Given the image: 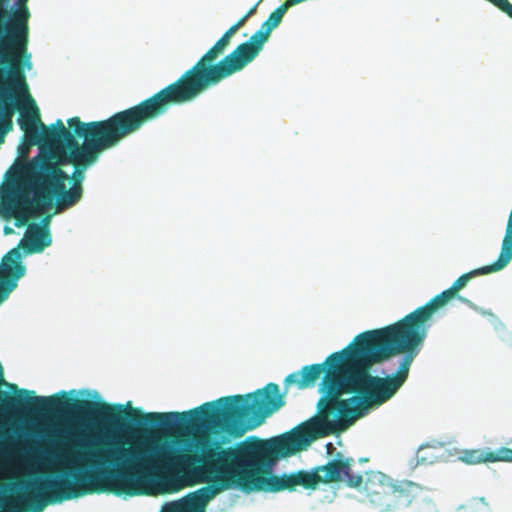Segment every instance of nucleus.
<instances>
[{
	"label": "nucleus",
	"mask_w": 512,
	"mask_h": 512,
	"mask_svg": "<svg viewBox=\"0 0 512 512\" xmlns=\"http://www.w3.org/2000/svg\"><path fill=\"white\" fill-rule=\"evenodd\" d=\"M20 393L26 397L3 394L2 407L7 410L24 409L37 414L65 410L96 419L113 428L120 427L125 420L141 427H159L163 430L207 426L232 438H240L254 430L283 406V396L275 383H268L264 388L245 396L221 397L187 412L164 413H142L139 409L127 410L122 404L68 398L64 391L61 396L49 397L31 396L34 392L29 390H20Z\"/></svg>",
	"instance_id": "obj_3"
},
{
	"label": "nucleus",
	"mask_w": 512,
	"mask_h": 512,
	"mask_svg": "<svg viewBox=\"0 0 512 512\" xmlns=\"http://www.w3.org/2000/svg\"><path fill=\"white\" fill-rule=\"evenodd\" d=\"M104 472L86 471L69 477L47 479L28 491L4 496L6 512H43L47 504L69 500L95 491H103Z\"/></svg>",
	"instance_id": "obj_9"
},
{
	"label": "nucleus",
	"mask_w": 512,
	"mask_h": 512,
	"mask_svg": "<svg viewBox=\"0 0 512 512\" xmlns=\"http://www.w3.org/2000/svg\"><path fill=\"white\" fill-rule=\"evenodd\" d=\"M286 12L287 9L283 4L277 7L249 40L239 44L231 52L229 61L238 67L247 66L251 63L262 51L272 31L280 25Z\"/></svg>",
	"instance_id": "obj_12"
},
{
	"label": "nucleus",
	"mask_w": 512,
	"mask_h": 512,
	"mask_svg": "<svg viewBox=\"0 0 512 512\" xmlns=\"http://www.w3.org/2000/svg\"><path fill=\"white\" fill-rule=\"evenodd\" d=\"M507 457H509V462H512V449L508 448L507 451L504 452Z\"/></svg>",
	"instance_id": "obj_23"
},
{
	"label": "nucleus",
	"mask_w": 512,
	"mask_h": 512,
	"mask_svg": "<svg viewBox=\"0 0 512 512\" xmlns=\"http://www.w3.org/2000/svg\"><path fill=\"white\" fill-rule=\"evenodd\" d=\"M511 260L512 246L502 240L501 251L495 262L461 275L450 288L433 297L425 305L418 307L398 322L383 327L398 354H404L402 360H408L409 371L427 336L429 321L433 314L453 299L474 276L498 272L504 269Z\"/></svg>",
	"instance_id": "obj_7"
},
{
	"label": "nucleus",
	"mask_w": 512,
	"mask_h": 512,
	"mask_svg": "<svg viewBox=\"0 0 512 512\" xmlns=\"http://www.w3.org/2000/svg\"><path fill=\"white\" fill-rule=\"evenodd\" d=\"M465 512H488V509L483 505H472L465 508Z\"/></svg>",
	"instance_id": "obj_20"
},
{
	"label": "nucleus",
	"mask_w": 512,
	"mask_h": 512,
	"mask_svg": "<svg viewBox=\"0 0 512 512\" xmlns=\"http://www.w3.org/2000/svg\"><path fill=\"white\" fill-rule=\"evenodd\" d=\"M28 97L30 98V105L28 108H19L20 115L18 118V124L24 132L25 140L29 141L30 145L44 143L52 146L59 135V125L56 122L51 127H46L41 121L40 111L35 101L29 95Z\"/></svg>",
	"instance_id": "obj_13"
},
{
	"label": "nucleus",
	"mask_w": 512,
	"mask_h": 512,
	"mask_svg": "<svg viewBox=\"0 0 512 512\" xmlns=\"http://www.w3.org/2000/svg\"><path fill=\"white\" fill-rule=\"evenodd\" d=\"M337 457V459L329 461L326 465L317 466L311 471H307V474L315 476L313 490L316 489L320 483L339 482L342 480L343 476L346 478V483L349 487L360 488L362 486V476L351 474L353 459H342L341 453H338Z\"/></svg>",
	"instance_id": "obj_14"
},
{
	"label": "nucleus",
	"mask_w": 512,
	"mask_h": 512,
	"mask_svg": "<svg viewBox=\"0 0 512 512\" xmlns=\"http://www.w3.org/2000/svg\"><path fill=\"white\" fill-rule=\"evenodd\" d=\"M259 2L256 3L253 7H251L247 13L244 15L246 17V19H249L255 12H256V9H257V6H258Z\"/></svg>",
	"instance_id": "obj_21"
},
{
	"label": "nucleus",
	"mask_w": 512,
	"mask_h": 512,
	"mask_svg": "<svg viewBox=\"0 0 512 512\" xmlns=\"http://www.w3.org/2000/svg\"><path fill=\"white\" fill-rule=\"evenodd\" d=\"M175 105L161 89L138 104L118 111L109 118L84 123L79 117L67 120L73 133L65 128L61 119L58 137L52 146L61 147L66 161L87 168L103 151L117 146L123 139L138 132L146 123L164 115Z\"/></svg>",
	"instance_id": "obj_4"
},
{
	"label": "nucleus",
	"mask_w": 512,
	"mask_h": 512,
	"mask_svg": "<svg viewBox=\"0 0 512 512\" xmlns=\"http://www.w3.org/2000/svg\"><path fill=\"white\" fill-rule=\"evenodd\" d=\"M11 0H0V38L4 34V23L6 22V8H8Z\"/></svg>",
	"instance_id": "obj_18"
},
{
	"label": "nucleus",
	"mask_w": 512,
	"mask_h": 512,
	"mask_svg": "<svg viewBox=\"0 0 512 512\" xmlns=\"http://www.w3.org/2000/svg\"><path fill=\"white\" fill-rule=\"evenodd\" d=\"M52 215L45 216L41 224H30L28 226L25 238L21 240L18 249L22 247L27 253H39L50 246L52 239L49 232V225Z\"/></svg>",
	"instance_id": "obj_16"
},
{
	"label": "nucleus",
	"mask_w": 512,
	"mask_h": 512,
	"mask_svg": "<svg viewBox=\"0 0 512 512\" xmlns=\"http://www.w3.org/2000/svg\"><path fill=\"white\" fill-rule=\"evenodd\" d=\"M29 40L0 38V142L13 129L12 117L19 106L15 93H28L25 70L32 69Z\"/></svg>",
	"instance_id": "obj_10"
},
{
	"label": "nucleus",
	"mask_w": 512,
	"mask_h": 512,
	"mask_svg": "<svg viewBox=\"0 0 512 512\" xmlns=\"http://www.w3.org/2000/svg\"><path fill=\"white\" fill-rule=\"evenodd\" d=\"M248 19L242 16L207 50V52L176 81L162 88L175 105L196 99L208 88L241 71L246 66H234L229 61L231 52L218 60L231 44L232 37Z\"/></svg>",
	"instance_id": "obj_8"
},
{
	"label": "nucleus",
	"mask_w": 512,
	"mask_h": 512,
	"mask_svg": "<svg viewBox=\"0 0 512 512\" xmlns=\"http://www.w3.org/2000/svg\"><path fill=\"white\" fill-rule=\"evenodd\" d=\"M12 233H14V230L11 227H9V226H5L4 227V234L5 235L12 234Z\"/></svg>",
	"instance_id": "obj_22"
},
{
	"label": "nucleus",
	"mask_w": 512,
	"mask_h": 512,
	"mask_svg": "<svg viewBox=\"0 0 512 512\" xmlns=\"http://www.w3.org/2000/svg\"><path fill=\"white\" fill-rule=\"evenodd\" d=\"M28 2L29 0H15L12 5L10 3L6 8L3 37L29 40L31 12Z\"/></svg>",
	"instance_id": "obj_15"
},
{
	"label": "nucleus",
	"mask_w": 512,
	"mask_h": 512,
	"mask_svg": "<svg viewBox=\"0 0 512 512\" xmlns=\"http://www.w3.org/2000/svg\"><path fill=\"white\" fill-rule=\"evenodd\" d=\"M333 434L331 425L318 420L304 421L291 431L270 439L249 436L237 444H242L251 452L252 466L245 479L240 480L241 487L264 492L295 491L298 486L313 490L315 476L299 470L280 476H264L261 473L270 468L279 458H285L306 450L315 440Z\"/></svg>",
	"instance_id": "obj_6"
},
{
	"label": "nucleus",
	"mask_w": 512,
	"mask_h": 512,
	"mask_svg": "<svg viewBox=\"0 0 512 512\" xmlns=\"http://www.w3.org/2000/svg\"><path fill=\"white\" fill-rule=\"evenodd\" d=\"M398 355L383 328L358 334L344 349L330 354L323 363L302 367L289 374L285 384L299 389L313 386L324 373L319 386L321 397L317 414L307 421H324L331 425L333 434L349 428L373 406L391 399L409 376L408 360H401L396 374L373 376L370 369Z\"/></svg>",
	"instance_id": "obj_2"
},
{
	"label": "nucleus",
	"mask_w": 512,
	"mask_h": 512,
	"mask_svg": "<svg viewBox=\"0 0 512 512\" xmlns=\"http://www.w3.org/2000/svg\"><path fill=\"white\" fill-rule=\"evenodd\" d=\"M362 485L368 500L385 512L408 507L423 491L417 483L393 480L379 471L367 472Z\"/></svg>",
	"instance_id": "obj_11"
},
{
	"label": "nucleus",
	"mask_w": 512,
	"mask_h": 512,
	"mask_svg": "<svg viewBox=\"0 0 512 512\" xmlns=\"http://www.w3.org/2000/svg\"><path fill=\"white\" fill-rule=\"evenodd\" d=\"M507 447H501L496 451L485 452L483 450H465L463 451L460 459L467 464H479L483 462H498L504 461L509 462V457L505 455Z\"/></svg>",
	"instance_id": "obj_17"
},
{
	"label": "nucleus",
	"mask_w": 512,
	"mask_h": 512,
	"mask_svg": "<svg viewBox=\"0 0 512 512\" xmlns=\"http://www.w3.org/2000/svg\"><path fill=\"white\" fill-rule=\"evenodd\" d=\"M224 440L199 435L194 442V454L179 453L167 445L139 443L129 448L89 453L90 463L119 467L106 478L114 491L139 495L144 487L156 484L164 493H174L187 483L185 476L194 465L202 466L214 475L212 483L189 493L174 512H204L208 502L232 486L241 487L252 466L251 452L242 444L224 447Z\"/></svg>",
	"instance_id": "obj_1"
},
{
	"label": "nucleus",
	"mask_w": 512,
	"mask_h": 512,
	"mask_svg": "<svg viewBox=\"0 0 512 512\" xmlns=\"http://www.w3.org/2000/svg\"><path fill=\"white\" fill-rule=\"evenodd\" d=\"M15 488V485L13 484L11 487H10V490L13 491Z\"/></svg>",
	"instance_id": "obj_24"
},
{
	"label": "nucleus",
	"mask_w": 512,
	"mask_h": 512,
	"mask_svg": "<svg viewBox=\"0 0 512 512\" xmlns=\"http://www.w3.org/2000/svg\"><path fill=\"white\" fill-rule=\"evenodd\" d=\"M61 164L51 155L35 156L25 168V186L17 185L6 191L2 211L15 219L16 227L25 226L31 217L44 214L53 204L56 212H61L81 200L86 168L72 164L74 171L69 177Z\"/></svg>",
	"instance_id": "obj_5"
},
{
	"label": "nucleus",
	"mask_w": 512,
	"mask_h": 512,
	"mask_svg": "<svg viewBox=\"0 0 512 512\" xmlns=\"http://www.w3.org/2000/svg\"><path fill=\"white\" fill-rule=\"evenodd\" d=\"M33 145H30V142L29 141H26L24 139V142L19 146L18 148V151H19V154L21 156H27L29 151H30V148L32 147Z\"/></svg>",
	"instance_id": "obj_19"
}]
</instances>
